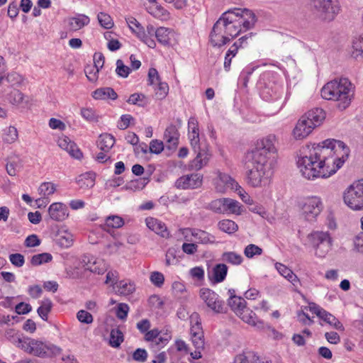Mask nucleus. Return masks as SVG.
Segmentation results:
<instances>
[{"label":"nucleus","mask_w":363,"mask_h":363,"mask_svg":"<svg viewBox=\"0 0 363 363\" xmlns=\"http://www.w3.org/2000/svg\"><path fill=\"white\" fill-rule=\"evenodd\" d=\"M225 199H218L212 201L209 203V208L212 210L213 211L218 213H225Z\"/></svg>","instance_id":"48"},{"label":"nucleus","mask_w":363,"mask_h":363,"mask_svg":"<svg viewBox=\"0 0 363 363\" xmlns=\"http://www.w3.org/2000/svg\"><path fill=\"white\" fill-rule=\"evenodd\" d=\"M9 260L16 267H21L25 263L24 256L20 253L11 254L9 255Z\"/></svg>","instance_id":"58"},{"label":"nucleus","mask_w":363,"mask_h":363,"mask_svg":"<svg viewBox=\"0 0 363 363\" xmlns=\"http://www.w3.org/2000/svg\"><path fill=\"white\" fill-rule=\"evenodd\" d=\"M236 315H238L244 322L250 325L255 324V319H257L255 313H253L252 311L246 308V306L243 308L242 311H238Z\"/></svg>","instance_id":"33"},{"label":"nucleus","mask_w":363,"mask_h":363,"mask_svg":"<svg viewBox=\"0 0 363 363\" xmlns=\"http://www.w3.org/2000/svg\"><path fill=\"white\" fill-rule=\"evenodd\" d=\"M77 318L79 322L86 324H90L94 320L92 315L84 310L79 311L77 314Z\"/></svg>","instance_id":"57"},{"label":"nucleus","mask_w":363,"mask_h":363,"mask_svg":"<svg viewBox=\"0 0 363 363\" xmlns=\"http://www.w3.org/2000/svg\"><path fill=\"white\" fill-rule=\"evenodd\" d=\"M344 201L352 210H363V179L353 184L346 190Z\"/></svg>","instance_id":"8"},{"label":"nucleus","mask_w":363,"mask_h":363,"mask_svg":"<svg viewBox=\"0 0 363 363\" xmlns=\"http://www.w3.org/2000/svg\"><path fill=\"white\" fill-rule=\"evenodd\" d=\"M127 102L130 104L138 105L140 106H144L146 104L145 96L143 94L135 93L130 96Z\"/></svg>","instance_id":"52"},{"label":"nucleus","mask_w":363,"mask_h":363,"mask_svg":"<svg viewBox=\"0 0 363 363\" xmlns=\"http://www.w3.org/2000/svg\"><path fill=\"white\" fill-rule=\"evenodd\" d=\"M136 35L149 48H155L156 43L155 40L150 36H148L144 30H139L138 32H136Z\"/></svg>","instance_id":"55"},{"label":"nucleus","mask_w":363,"mask_h":363,"mask_svg":"<svg viewBox=\"0 0 363 363\" xmlns=\"http://www.w3.org/2000/svg\"><path fill=\"white\" fill-rule=\"evenodd\" d=\"M218 227L221 231L228 234L234 233L238 229V225L233 220L228 219L219 221Z\"/></svg>","instance_id":"31"},{"label":"nucleus","mask_w":363,"mask_h":363,"mask_svg":"<svg viewBox=\"0 0 363 363\" xmlns=\"http://www.w3.org/2000/svg\"><path fill=\"white\" fill-rule=\"evenodd\" d=\"M217 177L214 179V186L219 193H224L227 189H233L238 186V184L228 174L218 172Z\"/></svg>","instance_id":"13"},{"label":"nucleus","mask_w":363,"mask_h":363,"mask_svg":"<svg viewBox=\"0 0 363 363\" xmlns=\"http://www.w3.org/2000/svg\"><path fill=\"white\" fill-rule=\"evenodd\" d=\"M179 133L177 128L174 125H169L164 134V139L168 145V147L175 148L179 143Z\"/></svg>","instance_id":"21"},{"label":"nucleus","mask_w":363,"mask_h":363,"mask_svg":"<svg viewBox=\"0 0 363 363\" xmlns=\"http://www.w3.org/2000/svg\"><path fill=\"white\" fill-rule=\"evenodd\" d=\"M164 150V144L162 141L158 140H152L150 143V152L154 154H160Z\"/></svg>","instance_id":"61"},{"label":"nucleus","mask_w":363,"mask_h":363,"mask_svg":"<svg viewBox=\"0 0 363 363\" xmlns=\"http://www.w3.org/2000/svg\"><path fill=\"white\" fill-rule=\"evenodd\" d=\"M354 86L347 78L335 79L328 82L321 89V96L337 102V108L343 111L351 104L354 96Z\"/></svg>","instance_id":"3"},{"label":"nucleus","mask_w":363,"mask_h":363,"mask_svg":"<svg viewBox=\"0 0 363 363\" xmlns=\"http://www.w3.org/2000/svg\"><path fill=\"white\" fill-rule=\"evenodd\" d=\"M255 21L254 13L249 9H229L214 23L209 35V42L212 46L220 48L237 37L242 29L245 31L252 28Z\"/></svg>","instance_id":"2"},{"label":"nucleus","mask_w":363,"mask_h":363,"mask_svg":"<svg viewBox=\"0 0 363 363\" xmlns=\"http://www.w3.org/2000/svg\"><path fill=\"white\" fill-rule=\"evenodd\" d=\"M275 268L281 276L289 281L293 285H296V283L299 281L297 276L286 265L277 262L275 264Z\"/></svg>","instance_id":"25"},{"label":"nucleus","mask_w":363,"mask_h":363,"mask_svg":"<svg viewBox=\"0 0 363 363\" xmlns=\"http://www.w3.org/2000/svg\"><path fill=\"white\" fill-rule=\"evenodd\" d=\"M245 179L252 187H265L270 183L272 163L247 157Z\"/></svg>","instance_id":"4"},{"label":"nucleus","mask_w":363,"mask_h":363,"mask_svg":"<svg viewBox=\"0 0 363 363\" xmlns=\"http://www.w3.org/2000/svg\"><path fill=\"white\" fill-rule=\"evenodd\" d=\"M147 353L145 349H137L133 354V359L135 361L144 362L147 360Z\"/></svg>","instance_id":"63"},{"label":"nucleus","mask_w":363,"mask_h":363,"mask_svg":"<svg viewBox=\"0 0 363 363\" xmlns=\"http://www.w3.org/2000/svg\"><path fill=\"white\" fill-rule=\"evenodd\" d=\"M301 208L303 218L307 221L313 222L323 210V203L319 197H308L302 201Z\"/></svg>","instance_id":"9"},{"label":"nucleus","mask_w":363,"mask_h":363,"mask_svg":"<svg viewBox=\"0 0 363 363\" xmlns=\"http://www.w3.org/2000/svg\"><path fill=\"white\" fill-rule=\"evenodd\" d=\"M48 213L51 220L57 222H62L69 216L67 206L61 202L52 203L48 208Z\"/></svg>","instance_id":"12"},{"label":"nucleus","mask_w":363,"mask_h":363,"mask_svg":"<svg viewBox=\"0 0 363 363\" xmlns=\"http://www.w3.org/2000/svg\"><path fill=\"white\" fill-rule=\"evenodd\" d=\"M150 279L155 286L161 287L164 284V277L161 272H153L150 274Z\"/></svg>","instance_id":"60"},{"label":"nucleus","mask_w":363,"mask_h":363,"mask_svg":"<svg viewBox=\"0 0 363 363\" xmlns=\"http://www.w3.org/2000/svg\"><path fill=\"white\" fill-rule=\"evenodd\" d=\"M146 225L149 229L155 232L157 234L160 235L163 238H167L169 235V232L164 223L162 221L150 217L145 220Z\"/></svg>","instance_id":"20"},{"label":"nucleus","mask_w":363,"mask_h":363,"mask_svg":"<svg viewBox=\"0 0 363 363\" xmlns=\"http://www.w3.org/2000/svg\"><path fill=\"white\" fill-rule=\"evenodd\" d=\"M156 84L157 88L155 89V95L158 99H163L168 93L169 86L165 82H159Z\"/></svg>","instance_id":"53"},{"label":"nucleus","mask_w":363,"mask_h":363,"mask_svg":"<svg viewBox=\"0 0 363 363\" xmlns=\"http://www.w3.org/2000/svg\"><path fill=\"white\" fill-rule=\"evenodd\" d=\"M309 238L314 247L323 243L324 241L326 242L331 239V237L330 236V234L328 232L322 231H316L312 233L309 235Z\"/></svg>","instance_id":"30"},{"label":"nucleus","mask_w":363,"mask_h":363,"mask_svg":"<svg viewBox=\"0 0 363 363\" xmlns=\"http://www.w3.org/2000/svg\"><path fill=\"white\" fill-rule=\"evenodd\" d=\"M55 191L56 187L52 182H43L38 188L39 194L47 198L52 195Z\"/></svg>","instance_id":"40"},{"label":"nucleus","mask_w":363,"mask_h":363,"mask_svg":"<svg viewBox=\"0 0 363 363\" xmlns=\"http://www.w3.org/2000/svg\"><path fill=\"white\" fill-rule=\"evenodd\" d=\"M313 129V126L301 116L294 128L293 135L296 139L302 140L311 134Z\"/></svg>","instance_id":"16"},{"label":"nucleus","mask_w":363,"mask_h":363,"mask_svg":"<svg viewBox=\"0 0 363 363\" xmlns=\"http://www.w3.org/2000/svg\"><path fill=\"white\" fill-rule=\"evenodd\" d=\"M17 347L30 354L40 357L57 355L61 352V349L53 344L30 337L18 339Z\"/></svg>","instance_id":"5"},{"label":"nucleus","mask_w":363,"mask_h":363,"mask_svg":"<svg viewBox=\"0 0 363 363\" xmlns=\"http://www.w3.org/2000/svg\"><path fill=\"white\" fill-rule=\"evenodd\" d=\"M129 311V306L128 304L121 303L117 306L116 316L121 320H125L127 318Z\"/></svg>","instance_id":"59"},{"label":"nucleus","mask_w":363,"mask_h":363,"mask_svg":"<svg viewBox=\"0 0 363 363\" xmlns=\"http://www.w3.org/2000/svg\"><path fill=\"white\" fill-rule=\"evenodd\" d=\"M18 136L17 129L14 126H9L4 130L3 140L6 143L11 144L17 140Z\"/></svg>","instance_id":"41"},{"label":"nucleus","mask_w":363,"mask_h":363,"mask_svg":"<svg viewBox=\"0 0 363 363\" xmlns=\"http://www.w3.org/2000/svg\"><path fill=\"white\" fill-rule=\"evenodd\" d=\"M228 267L225 264H216L212 270V276H209L210 280L214 283L222 282L227 275Z\"/></svg>","instance_id":"23"},{"label":"nucleus","mask_w":363,"mask_h":363,"mask_svg":"<svg viewBox=\"0 0 363 363\" xmlns=\"http://www.w3.org/2000/svg\"><path fill=\"white\" fill-rule=\"evenodd\" d=\"M174 32L171 29L160 27L156 30V38L157 41L164 45H167L170 43L171 37L173 36Z\"/></svg>","instance_id":"27"},{"label":"nucleus","mask_w":363,"mask_h":363,"mask_svg":"<svg viewBox=\"0 0 363 363\" xmlns=\"http://www.w3.org/2000/svg\"><path fill=\"white\" fill-rule=\"evenodd\" d=\"M191 338L195 349L203 350L205 345L203 334H201V335H191Z\"/></svg>","instance_id":"64"},{"label":"nucleus","mask_w":363,"mask_h":363,"mask_svg":"<svg viewBox=\"0 0 363 363\" xmlns=\"http://www.w3.org/2000/svg\"><path fill=\"white\" fill-rule=\"evenodd\" d=\"M352 56L354 58H357L362 55L363 52V43L361 38H356L352 41Z\"/></svg>","instance_id":"51"},{"label":"nucleus","mask_w":363,"mask_h":363,"mask_svg":"<svg viewBox=\"0 0 363 363\" xmlns=\"http://www.w3.org/2000/svg\"><path fill=\"white\" fill-rule=\"evenodd\" d=\"M277 138L274 135H269L259 140L256 143L255 150L248 154L247 157H251L267 162H272L271 156L277 151Z\"/></svg>","instance_id":"7"},{"label":"nucleus","mask_w":363,"mask_h":363,"mask_svg":"<svg viewBox=\"0 0 363 363\" xmlns=\"http://www.w3.org/2000/svg\"><path fill=\"white\" fill-rule=\"evenodd\" d=\"M130 70L131 69L129 67L124 65L122 60H117L116 72L118 76L123 78H126L128 77Z\"/></svg>","instance_id":"50"},{"label":"nucleus","mask_w":363,"mask_h":363,"mask_svg":"<svg viewBox=\"0 0 363 363\" xmlns=\"http://www.w3.org/2000/svg\"><path fill=\"white\" fill-rule=\"evenodd\" d=\"M98 21L100 25L106 29L111 28L113 26L112 18L106 13H99L98 14Z\"/></svg>","instance_id":"49"},{"label":"nucleus","mask_w":363,"mask_h":363,"mask_svg":"<svg viewBox=\"0 0 363 363\" xmlns=\"http://www.w3.org/2000/svg\"><path fill=\"white\" fill-rule=\"evenodd\" d=\"M82 116L88 121L94 122L98 121L95 111L92 108H83L81 109Z\"/></svg>","instance_id":"56"},{"label":"nucleus","mask_w":363,"mask_h":363,"mask_svg":"<svg viewBox=\"0 0 363 363\" xmlns=\"http://www.w3.org/2000/svg\"><path fill=\"white\" fill-rule=\"evenodd\" d=\"M196 153V157L192 161L191 165L195 169L199 170L208 164L211 155L207 151L201 150Z\"/></svg>","instance_id":"26"},{"label":"nucleus","mask_w":363,"mask_h":363,"mask_svg":"<svg viewBox=\"0 0 363 363\" xmlns=\"http://www.w3.org/2000/svg\"><path fill=\"white\" fill-rule=\"evenodd\" d=\"M124 224L123 218L118 216H111L106 218V223L103 226L104 230H108V228H119Z\"/></svg>","instance_id":"32"},{"label":"nucleus","mask_w":363,"mask_h":363,"mask_svg":"<svg viewBox=\"0 0 363 363\" xmlns=\"http://www.w3.org/2000/svg\"><path fill=\"white\" fill-rule=\"evenodd\" d=\"M52 307V303L49 298H45L42 303L41 306L38 308V313L40 316V318L44 320H48V315L51 311Z\"/></svg>","instance_id":"37"},{"label":"nucleus","mask_w":363,"mask_h":363,"mask_svg":"<svg viewBox=\"0 0 363 363\" xmlns=\"http://www.w3.org/2000/svg\"><path fill=\"white\" fill-rule=\"evenodd\" d=\"M147 182L145 181V179H139L130 181L127 183L123 188L126 190L135 191L143 189L145 186Z\"/></svg>","instance_id":"46"},{"label":"nucleus","mask_w":363,"mask_h":363,"mask_svg":"<svg viewBox=\"0 0 363 363\" xmlns=\"http://www.w3.org/2000/svg\"><path fill=\"white\" fill-rule=\"evenodd\" d=\"M262 253V248L253 244L248 245L244 250L245 255L248 258H252L255 255H260Z\"/></svg>","instance_id":"54"},{"label":"nucleus","mask_w":363,"mask_h":363,"mask_svg":"<svg viewBox=\"0 0 363 363\" xmlns=\"http://www.w3.org/2000/svg\"><path fill=\"white\" fill-rule=\"evenodd\" d=\"M117 292L123 296H128L133 294L135 290V286L133 283L127 282L125 281H121L117 284Z\"/></svg>","instance_id":"34"},{"label":"nucleus","mask_w":363,"mask_h":363,"mask_svg":"<svg viewBox=\"0 0 363 363\" xmlns=\"http://www.w3.org/2000/svg\"><path fill=\"white\" fill-rule=\"evenodd\" d=\"M52 257L50 253L43 252L35 255L31 257L30 263L33 266L40 265L43 263L49 262L52 260Z\"/></svg>","instance_id":"43"},{"label":"nucleus","mask_w":363,"mask_h":363,"mask_svg":"<svg viewBox=\"0 0 363 363\" xmlns=\"http://www.w3.org/2000/svg\"><path fill=\"white\" fill-rule=\"evenodd\" d=\"M203 177L199 174L184 175L179 178L176 182L178 189H196L201 186Z\"/></svg>","instance_id":"11"},{"label":"nucleus","mask_w":363,"mask_h":363,"mask_svg":"<svg viewBox=\"0 0 363 363\" xmlns=\"http://www.w3.org/2000/svg\"><path fill=\"white\" fill-rule=\"evenodd\" d=\"M114 143V137L112 135L108 133L100 135L97 141V145L99 148L104 152H108L113 147Z\"/></svg>","instance_id":"24"},{"label":"nucleus","mask_w":363,"mask_h":363,"mask_svg":"<svg viewBox=\"0 0 363 363\" xmlns=\"http://www.w3.org/2000/svg\"><path fill=\"white\" fill-rule=\"evenodd\" d=\"M320 319L337 330H344L343 325L333 314L326 311H325Z\"/></svg>","instance_id":"36"},{"label":"nucleus","mask_w":363,"mask_h":363,"mask_svg":"<svg viewBox=\"0 0 363 363\" xmlns=\"http://www.w3.org/2000/svg\"><path fill=\"white\" fill-rule=\"evenodd\" d=\"M9 103L14 106H22L24 108H29L30 104L28 97L25 96L18 89H13L8 94Z\"/></svg>","instance_id":"19"},{"label":"nucleus","mask_w":363,"mask_h":363,"mask_svg":"<svg viewBox=\"0 0 363 363\" xmlns=\"http://www.w3.org/2000/svg\"><path fill=\"white\" fill-rule=\"evenodd\" d=\"M302 116L315 128L320 125L325 120L326 114L323 109L316 108L308 111Z\"/></svg>","instance_id":"17"},{"label":"nucleus","mask_w":363,"mask_h":363,"mask_svg":"<svg viewBox=\"0 0 363 363\" xmlns=\"http://www.w3.org/2000/svg\"><path fill=\"white\" fill-rule=\"evenodd\" d=\"M310 1L313 15L321 21H333L341 10L338 0H310Z\"/></svg>","instance_id":"6"},{"label":"nucleus","mask_w":363,"mask_h":363,"mask_svg":"<svg viewBox=\"0 0 363 363\" xmlns=\"http://www.w3.org/2000/svg\"><path fill=\"white\" fill-rule=\"evenodd\" d=\"M189 274L193 279L198 281H202L204 279V270L201 267H195L191 269Z\"/></svg>","instance_id":"62"},{"label":"nucleus","mask_w":363,"mask_h":363,"mask_svg":"<svg viewBox=\"0 0 363 363\" xmlns=\"http://www.w3.org/2000/svg\"><path fill=\"white\" fill-rule=\"evenodd\" d=\"M225 213H230L235 214H240V203L232 199H225Z\"/></svg>","instance_id":"42"},{"label":"nucleus","mask_w":363,"mask_h":363,"mask_svg":"<svg viewBox=\"0 0 363 363\" xmlns=\"http://www.w3.org/2000/svg\"><path fill=\"white\" fill-rule=\"evenodd\" d=\"M182 230V234L184 235L186 240L188 234L190 233L192 236L198 240V242L201 244H213L216 242V238L214 235L207 233L206 231L195 228H184Z\"/></svg>","instance_id":"14"},{"label":"nucleus","mask_w":363,"mask_h":363,"mask_svg":"<svg viewBox=\"0 0 363 363\" xmlns=\"http://www.w3.org/2000/svg\"><path fill=\"white\" fill-rule=\"evenodd\" d=\"M332 246V238L323 243L315 247V255L319 257H325L330 250Z\"/></svg>","instance_id":"45"},{"label":"nucleus","mask_w":363,"mask_h":363,"mask_svg":"<svg viewBox=\"0 0 363 363\" xmlns=\"http://www.w3.org/2000/svg\"><path fill=\"white\" fill-rule=\"evenodd\" d=\"M6 80L11 86H21L23 84L24 78L16 72H11L6 75Z\"/></svg>","instance_id":"47"},{"label":"nucleus","mask_w":363,"mask_h":363,"mask_svg":"<svg viewBox=\"0 0 363 363\" xmlns=\"http://www.w3.org/2000/svg\"><path fill=\"white\" fill-rule=\"evenodd\" d=\"M308 153L297 161L302 175L310 180L328 178L339 169L349 155V149L340 140L328 139L307 145Z\"/></svg>","instance_id":"1"},{"label":"nucleus","mask_w":363,"mask_h":363,"mask_svg":"<svg viewBox=\"0 0 363 363\" xmlns=\"http://www.w3.org/2000/svg\"><path fill=\"white\" fill-rule=\"evenodd\" d=\"M95 177L91 172H86L79 175L77 179V182L80 188H91L94 185Z\"/></svg>","instance_id":"29"},{"label":"nucleus","mask_w":363,"mask_h":363,"mask_svg":"<svg viewBox=\"0 0 363 363\" xmlns=\"http://www.w3.org/2000/svg\"><path fill=\"white\" fill-rule=\"evenodd\" d=\"M222 259L232 264H240L243 258L235 252H227L222 255Z\"/></svg>","instance_id":"39"},{"label":"nucleus","mask_w":363,"mask_h":363,"mask_svg":"<svg viewBox=\"0 0 363 363\" xmlns=\"http://www.w3.org/2000/svg\"><path fill=\"white\" fill-rule=\"evenodd\" d=\"M100 69L90 65L84 67V72L88 80L91 82H96L99 77V72Z\"/></svg>","instance_id":"44"},{"label":"nucleus","mask_w":363,"mask_h":363,"mask_svg":"<svg viewBox=\"0 0 363 363\" xmlns=\"http://www.w3.org/2000/svg\"><path fill=\"white\" fill-rule=\"evenodd\" d=\"M228 304L237 313L238 311H242L246 306V301L240 296H233L231 298H228Z\"/></svg>","instance_id":"35"},{"label":"nucleus","mask_w":363,"mask_h":363,"mask_svg":"<svg viewBox=\"0 0 363 363\" xmlns=\"http://www.w3.org/2000/svg\"><path fill=\"white\" fill-rule=\"evenodd\" d=\"M200 298L206 306L216 313L225 312L224 302L219 298V296L213 291L202 288L199 291Z\"/></svg>","instance_id":"10"},{"label":"nucleus","mask_w":363,"mask_h":363,"mask_svg":"<svg viewBox=\"0 0 363 363\" xmlns=\"http://www.w3.org/2000/svg\"><path fill=\"white\" fill-rule=\"evenodd\" d=\"M57 144L61 149L67 152L73 158L79 160L82 157L83 155L79 148L76 143L71 140L67 136L62 135L57 140Z\"/></svg>","instance_id":"15"},{"label":"nucleus","mask_w":363,"mask_h":363,"mask_svg":"<svg viewBox=\"0 0 363 363\" xmlns=\"http://www.w3.org/2000/svg\"><path fill=\"white\" fill-rule=\"evenodd\" d=\"M92 96L95 99H111L112 100H114L117 98L118 95L112 88L106 87L95 90L92 94Z\"/></svg>","instance_id":"28"},{"label":"nucleus","mask_w":363,"mask_h":363,"mask_svg":"<svg viewBox=\"0 0 363 363\" xmlns=\"http://www.w3.org/2000/svg\"><path fill=\"white\" fill-rule=\"evenodd\" d=\"M89 18L84 14H77L67 19V27L70 31H77L89 23Z\"/></svg>","instance_id":"18"},{"label":"nucleus","mask_w":363,"mask_h":363,"mask_svg":"<svg viewBox=\"0 0 363 363\" xmlns=\"http://www.w3.org/2000/svg\"><path fill=\"white\" fill-rule=\"evenodd\" d=\"M123 341V333L118 328L112 329L110 334V345L113 347H118Z\"/></svg>","instance_id":"38"},{"label":"nucleus","mask_w":363,"mask_h":363,"mask_svg":"<svg viewBox=\"0 0 363 363\" xmlns=\"http://www.w3.org/2000/svg\"><path fill=\"white\" fill-rule=\"evenodd\" d=\"M82 262H84V267L86 269L89 270L95 274H101L106 271L105 264L101 260L94 259L91 262L86 256H84Z\"/></svg>","instance_id":"22"}]
</instances>
